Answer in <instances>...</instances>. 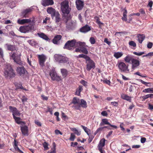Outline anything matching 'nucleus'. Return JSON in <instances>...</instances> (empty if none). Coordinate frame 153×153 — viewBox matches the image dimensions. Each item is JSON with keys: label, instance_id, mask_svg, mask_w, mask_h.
Returning <instances> with one entry per match:
<instances>
[{"label": "nucleus", "instance_id": "f257e3e1", "mask_svg": "<svg viewBox=\"0 0 153 153\" xmlns=\"http://www.w3.org/2000/svg\"><path fill=\"white\" fill-rule=\"evenodd\" d=\"M54 57L55 59L59 63L70 64L71 63V61L65 55L56 54Z\"/></svg>", "mask_w": 153, "mask_h": 153}, {"label": "nucleus", "instance_id": "f03ea898", "mask_svg": "<svg viewBox=\"0 0 153 153\" xmlns=\"http://www.w3.org/2000/svg\"><path fill=\"white\" fill-rule=\"evenodd\" d=\"M76 48L75 50L76 52H81L85 54H87L88 52L85 48V44L84 42H80L76 43Z\"/></svg>", "mask_w": 153, "mask_h": 153}, {"label": "nucleus", "instance_id": "7ed1b4c3", "mask_svg": "<svg viewBox=\"0 0 153 153\" xmlns=\"http://www.w3.org/2000/svg\"><path fill=\"white\" fill-rule=\"evenodd\" d=\"M4 74L7 78L13 77L15 75L13 70L9 64H7L4 66Z\"/></svg>", "mask_w": 153, "mask_h": 153}, {"label": "nucleus", "instance_id": "20e7f679", "mask_svg": "<svg viewBox=\"0 0 153 153\" xmlns=\"http://www.w3.org/2000/svg\"><path fill=\"white\" fill-rule=\"evenodd\" d=\"M119 70L121 72L128 73L129 70L128 69V66L125 63L122 62H118L116 65Z\"/></svg>", "mask_w": 153, "mask_h": 153}, {"label": "nucleus", "instance_id": "39448f33", "mask_svg": "<svg viewBox=\"0 0 153 153\" xmlns=\"http://www.w3.org/2000/svg\"><path fill=\"white\" fill-rule=\"evenodd\" d=\"M61 9L62 12L64 13L68 14L71 10V8L69 7L68 2L64 1L61 4Z\"/></svg>", "mask_w": 153, "mask_h": 153}, {"label": "nucleus", "instance_id": "423d86ee", "mask_svg": "<svg viewBox=\"0 0 153 153\" xmlns=\"http://www.w3.org/2000/svg\"><path fill=\"white\" fill-rule=\"evenodd\" d=\"M76 40L75 39L68 41L65 43L64 48L69 50H71L73 48H76Z\"/></svg>", "mask_w": 153, "mask_h": 153}, {"label": "nucleus", "instance_id": "0eeeda50", "mask_svg": "<svg viewBox=\"0 0 153 153\" xmlns=\"http://www.w3.org/2000/svg\"><path fill=\"white\" fill-rule=\"evenodd\" d=\"M34 29V26L33 25L29 24L27 25L20 27L19 30L21 32L25 33H28Z\"/></svg>", "mask_w": 153, "mask_h": 153}, {"label": "nucleus", "instance_id": "6e6552de", "mask_svg": "<svg viewBox=\"0 0 153 153\" xmlns=\"http://www.w3.org/2000/svg\"><path fill=\"white\" fill-rule=\"evenodd\" d=\"M52 18L53 19L54 18V19L55 21V23L56 25L55 26V27H60L61 25V16L58 11H56L55 13L54 14L53 16H51Z\"/></svg>", "mask_w": 153, "mask_h": 153}, {"label": "nucleus", "instance_id": "1a4fd4ad", "mask_svg": "<svg viewBox=\"0 0 153 153\" xmlns=\"http://www.w3.org/2000/svg\"><path fill=\"white\" fill-rule=\"evenodd\" d=\"M49 75L53 80L59 81L61 80V77L57 75L54 68L50 70Z\"/></svg>", "mask_w": 153, "mask_h": 153}, {"label": "nucleus", "instance_id": "9d476101", "mask_svg": "<svg viewBox=\"0 0 153 153\" xmlns=\"http://www.w3.org/2000/svg\"><path fill=\"white\" fill-rule=\"evenodd\" d=\"M10 59H13L14 62L20 65L22 64V62L20 59V57L18 56H16L15 53L11 52L10 53Z\"/></svg>", "mask_w": 153, "mask_h": 153}, {"label": "nucleus", "instance_id": "9b49d317", "mask_svg": "<svg viewBox=\"0 0 153 153\" xmlns=\"http://www.w3.org/2000/svg\"><path fill=\"white\" fill-rule=\"evenodd\" d=\"M86 69L87 71H90L92 69H94L95 68V63L90 58L86 61Z\"/></svg>", "mask_w": 153, "mask_h": 153}, {"label": "nucleus", "instance_id": "f8f14e48", "mask_svg": "<svg viewBox=\"0 0 153 153\" xmlns=\"http://www.w3.org/2000/svg\"><path fill=\"white\" fill-rule=\"evenodd\" d=\"M76 26V22L75 21L70 20L66 22V27L68 30H72L74 29Z\"/></svg>", "mask_w": 153, "mask_h": 153}, {"label": "nucleus", "instance_id": "ddd939ff", "mask_svg": "<svg viewBox=\"0 0 153 153\" xmlns=\"http://www.w3.org/2000/svg\"><path fill=\"white\" fill-rule=\"evenodd\" d=\"M34 22V20L32 18H30L29 19H19L17 20V23L20 25H23L30 22L33 23Z\"/></svg>", "mask_w": 153, "mask_h": 153}, {"label": "nucleus", "instance_id": "4468645a", "mask_svg": "<svg viewBox=\"0 0 153 153\" xmlns=\"http://www.w3.org/2000/svg\"><path fill=\"white\" fill-rule=\"evenodd\" d=\"M87 106L86 102L84 100L81 99L80 100V103L79 105H74L73 107H74L76 109L79 110L80 106L83 108H86Z\"/></svg>", "mask_w": 153, "mask_h": 153}, {"label": "nucleus", "instance_id": "2eb2a0df", "mask_svg": "<svg viewBox=\"0 0 153 153\" xmlns=\"http://www.w3.org/2000/svg\"><path fill=\"white\" fill-rule=\"evenodd\" d=\"M38 58L40 65L41 67H43L44 66V63L47 59L46 56L44 54L38 55Z\"/></svg>", "mask_w": 153, "mask_h": 153}, {"label": "nucleus", "instance_id": "dca6fc26", "mask_svg": "<svg viewBox=\"0 0 153 153\" xmlns=\"http://www.w3.org/2000/svg\"><path fill=\"white\" fill-rule=\"evenodd\" d=\"M84 2L81 0H76V7L78 10H82L84 6Z\"/></svg>", "mask_w": 153, "mask_h": 153}, {"label": "nucleus", "instance_id": "f3484780", "mask_svg": "<svg viewBox=\"0 0 153 153\" xmlns=\"http://www.w3.org/2000/svg\"><path fill=\"white\" fill-rule=\"evenodd\" d=\"M20 128L22 134L25 136H27L28 134L27 127L24 125L21 126Z\"/></svg>", "mask_w": 153, "mask_h": 153}, {"label": "nucleus", "instance_id": "a211bd4d", "mask_svg": "<svg viewBox=\"0 0 153 153\" xmlns=\"http://www.w3.org/2000/svg\"><path fill=\"white\" fill-rule=\"evenodd\" d=\"M17 73L20 76H23L27 71L23 67H18L16 69Z\"/></svg>", "mask_w": 153, "mask_h": 153}, {"label": "nucleus", "instance_id": "6ab92c4d", "mask_svg": "<svg viewBox=\"0 0 153 153\" xmlns=\"http://www.w3.org/2000/svg\"><path fill=\"white\" fill-rule=\"evenodd\" d=\"M9 108L13 113V117L14 116H20V113L19 112L16 108L10 106Z\"/></svg>", "mask_w": 153, "mask_h": 153}, {"label": "nucleus", "instance_id": "aec40b11", "mask_svg": "<svg viewBox=\"0 0 153 153\" xmlns=\"http://www.w3.org/2000/svg\"><path fill=\"white\" fill-rule=\"evenodd\" d=\"M132 69L134 70L140 65V62L138 60L134 59L131 62Z\"/></svg>", "mask_w": 153, "mask_h": 153}, {"label": "nucleus", "instance_id": "412c9836", "mask_svg": "<svg viewBox=\"0 0 153 153\" xmlns=\"http://www.w3.org/2000/svg\"><path fill=\"white\" fill-rule=\"evenodd\" d=\"M62 36L58 35L55 36L53 40V43L55 44H58L59 43V41L62 38Z\"/></svg>", "mask_w": 153, "mask_h": 153}, {"label": "nucleus", "instance_id": "4be33fe9", "mask_svg": "<svg viewBox=\"0 0 153 153\" xmlns=\"http://www.w3.org/2000/svg\"><path fill=\"white\" fill-rule=\"evenodd\" d=\"M32 10V8H29L24 10L22 13V16L24 18L28 17V14Z\"/></svg>", "mask_w": 153, "mask_h": 153}, {"label": "nucleus", "instance_id": "5701e85b", "mask_svg": "<svg viewBox=\"0 0 153 153\" xmlns=\"http://www.w3.org/2000/svg\"><path fill=\"white\" fill-rule=\"evenodd\" d=\"M42 3L43 6H46L53 4V0H42Z\"/></svg>", "mask_w": 153, "mask_h": 153}, {"label": "nucleus", "instance_id": "b1692460", "mask_svg": "<svg viewBox=\"0 0 153 153\" xmlns=\"http://www.w3.org/2000/svg\"><path fill=\"white\" fill-rule=\"evenodd\" d=\"M134 59L133 56L131 55H127L124 59L125 61L127 63H130Z\"/></svg>", "mask_w": 153, "mask_h": 153}, {"label": "nucleus", "instance_id": "393cba45", "mask_svg": "<svg viewBox=\"0 0 153 153\" xmlns=\"http://www.w3.org/2000/svg\"><path fill=\"white\" fill-rule=\"evenodd\" d=\"M37 34L39 37L44 40L47 41H50V39L48 38V36H47V35H46L44 33L41 32H39Z\"/></svg>", "mask_w": 153, "mask_h": 153}, {"label": "nucleus", "instance_id": "a878e982", "mask_svg": "<svg viewBox=\"0 0 153 153\" xmlns=\"http://www.w3.org/2000/svg\"><path fill=\"white\" fill-rule=\"evenodd\" d=\"M91 30L90 27L88 25H86L81 28L80 29V31L82 32L85 33L90 30Z\"/></svg>", "mask_w": 153, "mask_h": 153}, {"label": "nucleus", "instance_id": "bb28decb", "mask_svg": "<svg viewBox=\"0 0 153 153\" xmlns=\"http://www.w3.org/2000/svg\"><path fill=\"white\" fill-rule=\"evenodd\" d=\"M18 142L15 139L13 143V146L15 150L20 153H23V152L18 147Z\"/></svg>", "mask_w": 153, "mask_h": 153}, {"label": "nucleus", "instance_id": "cd10ccee", "mask_svg": "<svg viewBox=\"0 0 153 153\" xmlns=\"http://www.w3.org/2000/svg\"><path fill=\"white\" fill-rule=\"evenodd\" d=\"M105 140L104 138L101 139L98 145V148H99L100 149L101 148H102L105 145Z\"/></svg>", "mask_w": 153, "mask_h": 153}, {"label": "nucleus", "instance_id": "c85d7f7f", "mask_svg": "<svg viewBox=\"0 0 153 153\" xmlns=\"http://www.w3.org/2000/svg\"><path fill=\"white\" fill-rule=\"evenodd\" d=\"M121 98L123 99L128 101L129 102H131V97L124 94H122L121 95Z\"/></svg>", "mask_w": 153, "mask_h": 153}, {"label": "nucleus", "instance_id": "c756f323", "mask_svg": "<svg viewBox=\"0 0 153 153\" xmlns=\"http://www.w3.org/2000/svg\"><path fill=\"white\" fill-rule=\"evenodd\" d=\"M56 11H56L55 9L51 7H48L47 9V12L48 13L51 14V16H53Z\"/></svg>", "mask_w": 153, "mask_h": 153}, {"label": "nucleus", "instance_id": "7c9ffc66", "mask_svg": "<svg viewBox=\"0 0 153 153\" xmlns=\"http://www.w3.org/2000/svg\"><path fill=\"white\" fill-rule=\"evenodd\" d=\"M138 40L140 43H141L145 38V36L143 34H139L138 35Z\"/></svg>", "mask_w": 153, "mask_h": 153}, {"label": "nucleus", "instance_id": "2f4dec72", "mask_svg": "<svg viewBox=\"0 0 153 153\" xmlns=\"http://www.w3.org/2000/svg\"><path fill=\"white\" fill-rule=\"evenodd\" d=\"M61 72L62 76L64 77H65L67 75L68 71L66 69L64 68L61 69Z\"/></svg>", "mask_w": 153, "mask_h": 153}, {"label": "nucleus", "instance_id": "473e14b6", "mask_svg": "<svg viewBox=\"0 0 153 153\" xmlns=\"http://www.w3.org/2000/svg\"><path fill=\"white\" fill-rule=\"evenodd\" d=\"M104 125H110V123L106 119H104L102 120V122L100 124V126H104Z\"/></svg>", "mask_w": 153, "mask_h": 153}, {"label": "nucleus", "instance_id": "72a5a7b5", "mask_svg": "<svg viewBox=\"0 0 153 153\" xmlns=\"http://www.w3.org/2000/svg\"><path fill=\"white\" fill-rule=\"evenodd\" d=\"M13 118L15 119L16 122L18 124H25V123L20 121V118L19 117H17L16 116H14Z\"/></svg>", "mask_w": 153, "mask_h": 153}, {"label": "nucleus", "instance_id": "f704fd0d", "mask_svg": "<svg viewBox=\"0 0 153 153\" xmlns=\"http://www.w3.org/2000/svg\"><path fill=\"white\" fill-rule=\"evenodd\" d=\"M123 55V53L122 52H117L114 53V56L116 59H118L121 57Z\"/></svg>", "mask_w": 153, "mask_h": 153}, {"label": "nucleus", "instance_id": "c9c22d12", "mask_svg": "<svg viewBox=\"0 0 153 153\" xmlns=\"http://www.w3.org/2000/svg\"><path fill=\"white\" fill-rule=\"evenodd\" d=\"M123 10H124V12L123 13V16L122 18V19L123 20L125 21H126L127 20V11L126 9H123Z\"/></svg>", "mask_w": 153, "mask_h": 153}, {"label": "nucleus", "instance_id": "e433bc0d", "mask_svg": "<svg viewBox=\"0 0 153 153\" xmlns=\"http://www.w3.org/2000/svg\"><path fill=\"white\" fill-rule=\"evenodd\" d=\"M71 130L74 132V134H76L78 136H79L81 134V131L77 130L76 128H71Z\"/></svg>", "mask_w": 153, "mask_h": 153}, {"label": "nucleus", "instance_id": "4c0bfd02", "mask_svg": "<svg viewBox=\"0 0 153 153\" xmlns=\"http://www.w3.org/2000/svg\"><path fill=\"white\" fill-rule=\"evenodd\" d=\"M143 92L144 93H153V88L145 89L143 91Z\"/></svg>", "mask_w": 153, "mask_h": 153}, {"label": "nucleus", "instance_id": "58836bf2", "mask_svg": "<svg viewBox=\"0 0 153 153\" xmlns=\"http://www.w3.org/2000/svg\"><path fill=\"white\" fill-rule=\"evenodd\" d=\"M80 100L74 97L72 100V103L74 105L77 104V105H79L80 103Z\"/></svg>", "mask_w": 153, "mask_h": 153}, {"label": "nucleus", "instance_id": "ea45409f", "mask_svg": "<svg viewBox=\"0 0 153 153\" xmlns=\"http://www.w3.org/2000/svg\"><path fill=\"white\" fill-rule=\"evenodd\" d=\"M83 90L82 86H79L78 88L76 89V94L77 95L79 96L80 94V92Z\"/></svg>", "mask_w": 153, "mask_h": 153}, {"label": "nucleus", "instance_id": "a19ab883", "mask_svg": "<svg viewBox=\"0 0 153 153\" xmlns=\"http://www.w3.org/2000/svg\"><path fill=\"white\" fill-rule=\"evenodd\" d=\"M139 81H140L142 83L145 85L147 87L151 86V84L150 82H145L141 79H139Z\"/></svg>", "mask_w": 153, "mask_h": 153}, {"label": "nucleus", "instance_id": "79ce46f5", "mask_svg": "<svg viewBox=\"0 0 153 153\" xmlns=\"http://www.w3.org/2000/svg\"><path fill=\"white\" fill-rule=\"evenodd\" d=\"M82 127L85 132L88 135H89L90 134V130L87 127L83 126H82Z\"/></svg>", "mask_w": 153, "mask_h": 153}, {"label": "nucleus", "instance_id": "37998d69", "mask_svg": "<svg viewBox=\"0 0 153 153\" xmlns=\"http://www.w3.org/2000/svg\"><path fill=\"white\" fill-rule=\"evenodd\" d=\"M78 57L79 58H83L85 59L86 61L90 58L87 55L83 54L79 55Z\"/></svg>", "mask_w": 153, "mask_h": 153}, {"label": "nucleus", "instance_id": "c03bdc74", "mask_svg": "<svg viewBox=\"0 0 153 153\" xmlns=\"http://www.w3.org/2000/svg\"><path fill=\"white\" fill-rule=\"evenodd\" d=\"M149 98H153V94H148L143 97V98L144 100L146 99Z\"/></svg>", "mask_w": 153, "mask_h": 153}, {"label": "nucleus", "instance_id": "a18cd8bd", "mask_svg": "<svg viewBox=\"0 0 153 153\" xmlns=\"http://www.w3.org/2000/svg\"><path fill=\"white\" fill-rule=\"evenodd\" d=\"M6 45L7 46V49L8 50L12 51L15 49V48L13 45H9L8 44H6Z\"/></svg>", "mask_w": 153, "mask_h": 153}, {"label": "nucleus", "instance_id": "49530a36", "mask_svg": "<svg viewBox=\"0 0 153 153\" xmlns=\"http://www.w3.org/2000/svg\"><path fill=\"white\" fill-rule=\"evenodd\" d=\"M134 75H138L142 77H146L147 76L145 74H142L139 72H137L134 74Z\"/></svg>", "mask_w": 153, "mask_h": 153}, {"label": "nucleus", "instance_id": "de8ad7c7", "mask_svg": "<svg viewBox=\"0 0 153 153\" xmlns=\"http://www.w3.org/2000/svg\"><path fill=\"white\" fill-rule=\"evenodd\" d=\"M75 136L74 134L71 133V134L69 140L71 141H74L75 139Z\"/></svg>", "mask_w": 153, "mask_h": 153}, {"label": "nucleus", "instance_id": "09e8293b", "mask_svg": "<svg viewBox=\"0 0 153 153\" xmlns=\"http://www.w3.org/2000/svg\"><path fill=\"white\" fill-rule=\"evenodd\" d=\"M94 18L96 20V23H97V24H98L100 26L103 24V23L101 22L100 21L99 18L97 16H95Z\"/></svg>", "mask_w": 153, "mask_h": 153}, {"label": "nucleus", "instance_id": "8fccbe9b", "mask_svg": "<svg viewBox=\"0 0 153 153\" xmlns=\"http://www.w3.org/2000/svg\"><path fill=\"white\" fill-rule=\"evenodd\" d=\"M129 45L131 46L135 47L136 45V43L133 41H131L129 42Z\"/></svg>", "mask_w": 153, "mask_h": 153}, {"label": "nucleus", "instance_id": "3c124183", "mask_svg": "<svg viewBox=\"0 0 153 153\" xmlns=\"http://www.w3.org/2000/svg\"><path fill=\"white\" fill-rule=\"evenodd\" d=\"M133 53L136 55L140 56L144 54L145 52H133Z\"/></svg>", "mask_w": 153, "mask_h": 153}, {"label": "nucleus", "instance_id": "603ef678", "mask_svg": "<svg viewBox=\"0 0 153 153\" xmlns=\"http://www.w3.org/2000/svg\"><path fill=\"white\" fill-rule=\"evenodd\" d=\"M43 145L45 150H47L48 149V145L46 142H45L43 143Z\"/></svg>", "mask_w": 153, "mask_h": 153}, {"label": "nucleus", "instance_id": "864d4df0", "mask_svg": "<svg viewBox=\"0 0 153 153\" xmlns=\"http://www.w3.org/2000/svg\"><path fill=\"white\" fill-rule=\"evenodd\" d=\"M80 82L82 85L85 87L87 86V82L83 80H82L80 81Z\"/></svg>", "mask_w": 153, "mask_h": 153}, {"label": "nucleus", "instance_id": "5fc2aeb1", "mask_svg": "<svg viewBox=\"0 0 153 153\" xmlns=\"http://www.w3.org/2000/svg\"><path fill=\"white\" fill-rule=\"evenodd\" d=\"M89 41L91 43L93 44H94L95 42V41L94 38L93 37H91Z\"/></svg>", "mask_w": 153, "mask_h": 153}, {"label": "nucleus", "instance_id": "6e6d98bb", "mask_svg": "<svg viewBox=\"0 0 153 153\" xmlns=\"http://www.w3.org/2000/svg\"><path fill=\"white\" fill-rule=\"evenodd\" d=\"M106 127H103L99 128L96 130V133H98L99 131H102L104 128Z\"/></svg>", "mask_w": 153, "mask_h": 153}, {"label": "nucleus", "instance_id": "4d7b16f0", "mask_svg": "<svg viewBox=\"0 0 153 153\" xmlns=\"http://www.w3.org/2000/svg\"><path fill=\"white\" fill-rule=\"evenodd\" d=\"M134 86H133L132 85H130L129 86V90L130 92H131L133 90L134 88Z\"/></svg>", "mask_w": 153, "mask_h": 153}, {"label": "nucleus", "instance_id": "13d9d810", "mask_svg": "<svg viewBox=\"0 0 153 153\" xmlns=\"http://www.w3.org/2000/svg\"><path fill=\"white\" fill-rule=\"evenodd\" d=\"M153 45V44L152 42H149L147 44V48H152Z\"/></svg>", "mask_w": 153, "mask_h": 153}, {"label": "nucleus", "instance_id": "bf43d9fd", "mask_svg": "<svg viewBox=\"0 0 153 153\" xmlns=\"http://www.w3.org/2000/svg\"><path fill=\"white\" fill-rule=\"evenodd\" d=\"M53 110L52 108H48L47 110L46 111L47 112H49L51 114H53Z\"/></svg>", "mask_w": 153, "mask_h": 153}, {"label": "nucleus", "instance_id": "052dcab7", "mask_svg": "<svg viewBox=\"0 0 153 153\" xmlns=\"http://www.w3.org/2000/svg\"><path fill=\"white\" fill-rule=\"evenodd\" d=\"M101 114L103 116H106L108 115V113L106 111H103L101 113Z\"/></svg>", "mask_w": 153, "mask_h": 153}, {"label": "nucleus", "instance_id": "680f3d73", "mask_svg": "<svg viewBox=\"0 0 153 153\" xmlns=\"http://www.w3.org/2000/svg\"><path fill=\"white\" fill-rule=\"evenodd\" d=\"M50 20V18L49 17H46L44 20L43 21V23H46L47 21H49Z\"/></svg>", "mask_w": 153, "mask_h": 153}, {"label": "nucleus", "instance_id": "e2e57ef3", "mask_svg": "<svg viewBox=\"0 0 153 153\" xmlns=\"http://www.w3.org/2000/svg\"><path fill=\"white\" fill-rule=\"evenodd\" d=\"M3 56V52L2 49L1 48H0V57L2 58Z\"/></svg>", "mask_w": 153, "mask_h": 153}, {"label": "nucleus", "instance_id": "0e129e2a", "mask_svg": "<svg viewBox=\"0 0 153 153\" xmlns=\"http://www.w3.org/2000/svg\"><path fill=\"white\" fill-rule=\"evenodd\" d=\"M111 103L112 105L115 106H117L118 105V102H111Z\"/></svg>", "mask_w": 153, "mask_h": 153}, {"label": "nucleus", "instance_id": "69168bd1", "mask_svg": "<svg viewBox=\"0 0 153 153\" xmlns=\"http://www.w3.org/2000/svg\"><path fill=\"white\" fill-rule=\"evenodd\" d=\"M55 133L56 134H59L62 135V133L59 130L56 129L55 130Z\"/></svg>", "mask_w": 153, "mask_h": 153}, {"label": "nucleus", "instance_id": "338daca9", "mask_svg": "<svg viewBox=\"0 0 153 153\" xmlns=\"http://www.w3.org/2000/svg\"><path fill=\"white\" fill-rule=\"evenodd\" d=\"M22 100L23 102H25L27 101V98L26 97L23 96L22 97Z\"/></svg>", "mask_w": 153, "mask_h": 153}, {"label": "nucleus", "instance_id": "774afa93", "mask_svg": "<svg viewBox=\"0 0 153 153\" xmlns=\"http://www.w3.org/2000/svg\"><path fill=\"white\" fill-rule=\"evenodd\" d=\"M103 82L104 83H105L106 84H108V85H110V81L109 80H108L107 79H105V80H104Z\"/></svg>", "mask_w": 153, "mask_h": 153}]
</instances>
